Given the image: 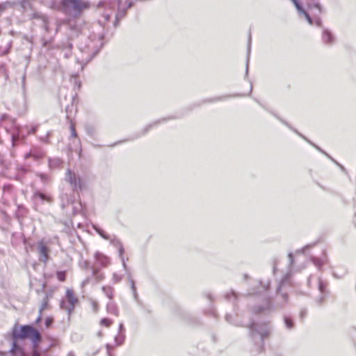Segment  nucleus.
<instances>
[{
  "label": "nucleus",
  "instance_id": "obj_1",
  "mask_svg": "<svg viewBox=\"0 0 356 356\" xmlns=\"http://www.w3.org/2000/svg\"><path fill=\"white\" fill-rule=\"evenodd\" d=\"M12 338L15 341L29 339L33 343L34 348H36L42 340L39 331L29 325L14 327L12 332ZM13 346L11 351L14 352L17 347L15 342L13 343Z\"/></svg>",
  "mask_w": 356,
  "mask_h": 356
},
{
  "label": "nucleus",
  "instance_id": "obj_2",
  "mask_svg": "<svg viewBox=\"0 0 356 356\" xmlns=\"http://www.w3.org/2000/svg\"><path fill=\"white\" fill-rule=\"evenodd\" d=\"M65 298L67 300V304L62 302L60 303V307L66 311L68 315L70 316L74 312L76 305L79 303V298L72 289H66Z\"/></svg>",
  "mask_w": 356,
  "mask_h": 356
},
{
  "label": "nucleus",
  "instance_id": "obj_3",
  "mask_svg": "<svg viewBox=\"0 0 356 356\" xmlns=\"http://www.w3.org/2000/svg\"><path fill=\"white\" fill-rule=\"evenodd\" d=\"M62 3L65 6H72L74 10L78 11L88 9L90 6L88 2L82 0H63Z\"/></svg>",
  "mask_w": 356,
  "mask_h": 356
},
{
  "label": "nucleus",
  "instance_id": "obj_4",
  "mask_svg": "<svg viewBox=\"0 0 356 356\" xmlns=\"http://www.w3.org/2000/svg\"><path fill=\"white\" fill-rule=\"evenodd\" d=\"M67 174H68L67 180H68L69 183L70 184L73 185V186L75 189H76V188L81 189L82 184H81L80 178L78 177L75 173H74L71 171H68Z\"/></svg>",
  "mask_w": 356,
  "mask_h": 356
},
{
  "label": "nucleus",
  "instance_id": "obj_5",
  "mask_svg": "<svg viewBox=\"0 0 356 356\" xmlns=\"http://www.w3.org/2000/svg\"><path fill=\"white\" fill-rule=\"evenodd\" d=\"M40 260L44 263L49 259V248L42 243H39Z\"/></svg>",
  "mask_w": 356,
  "mask_h": 356
},
{
  "label": "nucleus",
  "instance_id": "obj_6",
  "mask_svg": "<svg viewBox=\"0 0 356 356\" xmlns=\"http://www.w3.org/2000/svg\"><path fill=\"white\" fill-rule=\"evenodd\" d=\"M291 1L293 3L294 6H296V8L298 10V12H300L305 16V17L307 19V21L308 22V23L309 24H312V18L310 17L309 14L303 10V8L300 6V4L298 3V1L297 0H291Z\"/></svg>",
  "mask_w": 356,
  "mask_h": 356
},
{
  "label": "nucleus",
  "instance_id": "obj_7",
  "mask_svg": "<svg viewBox=\"0 0 356 356\" xmlns=\"http://www.w3.org/2000/svg\"><path fill=\"white\" fill-rule=\"evenodd\" d=\"M43 155H44V154L42 152L36 151L35 149H31L29 153H28L25 155V159H29V158L33 157L35 159H38L42 158L43 156Z\"/></svg>",
  "mask_w": 356,
  "mask_h": 356
},
{
  "label": "nucleus",
  "instance_id": "obj_8",
  "mask_svg": "<svg viewBox=\"0 0 356 356\" xmlns=\"http://www.w3.org/2000/svg\"><path fill=\"white\" fill-rule=\"evenodd\" d=\"M259 334L261 336V339L264 340L267 339L270 334V329L268 327H266L264 329L260 330Z\"/></svg>",
  "mask_w": 356,
  "mask_h": 356
},
{
  "label": "nucleus",
  "instance_id": "obj_9",
  "mask_svg": "<svg viewBox=\"0 0 356 356\" xmlns=\"http://www.w3.org/2000/svg\"><path fill=\"white\" fill-rule=\"evenodd\" d=\"M323 40L325 43H330L332 42V34L327 31H324L323 33Z\"/></svg>",
  "mask_w": 356,
  "mask_h": 356
},
{
  "label": "nucleus",
  "instance_id": "obj_10",
  "mask_svg": "<svg viewBox=\"0 0 356 356\" xmlns=\"http://www.w3.org/2000/svg\"><path fill=\"white\" fill-rule=\"evenodd\" d=\"M113 321L108 318H104L100 321V325L105 327H109L113 324Z\"/></svg>",
  "mask_w": 356,
  "mask_h": 356
},
{
  "label": "nucleus",
  "instance_id": "obj_11",
  "mask_svg": "<svg viewBox=\"0 0 356 356\" xmlns=\"http://www.w3.org/2000/svg\"><path fill=\"white\" fill-rule=\"evenodd\" d=\"M103 291L106 293L109 299H112L113 297V289L111 286L102 287Z\"/></svg>",
  "mask_w": 356,
  "mask_h": 356
},
{
  "label": "nucleus",
  "instance_id": "obj_12",
  "mask_svg": "<svg viewBox=\"0 0 356 356\" xmlns=\"http://www.w3.org/2000/svg\"><path fill=\"white\" fill-rule=\"evenodd\" d=\"M35 196L36 197H38L39 198H40L41 200H44V201H47L48 202H51V197H49V196H47L46 195H44V193H36L35 194Z\"/></svg>",
  "mask_w": 356,
  "mask_h": 356
},
{
  "label": "nucleus",
  "instance_id": "obj_13",
  "mask_svg": "<svg viewBox=\"0 0 356 356\" xmlns=\"http://www.w3.org/2000/svg\"><path fill=\"white\" fill-rule=\"evenodd\" d=\"M56 277L58 280L60 282H64L66 278L65 272L64 271H58L56 273Z\"/></svg>",
  "mask_w": 356,
  "mask_h": 356
},
{
  "label": "nucleus",
  "instance_id": "obj_14",
  "mask_svg": "<svg viewBox=\"0 0 356 356\" xmlns=\"http://www.w3.org/2000/svg\"><path fill=\"white\" fill-rule=\"evenodd\" d=\"M90 305L95 312H97L99 309V304L97 301L94 300H90Z\"/></svg>",
  "mask_w": 356,
  "mask_h": 356
},
{
  "label": "nucleus",
  "instance_id": "obj_15",
  "mask_svg": "<svg viewBox=\"0 0 356 356\" xmlns=\"http://www.w3.org/2000/svg\"><path fill=\"white\" fill-rule=\"evenodd\" d=\"M284 323L288 328H291L293 325V321L290 318L286 317L284 318Z\"/></svg>",
  "mask_w": 356,
  "mask_h": 356
},
{
  "label": "nucleus",
  "instance_id": "obj_16",
  "mask_svg": "<svg viewBox=\"0 0 356 356\" xmlns=\"http://www.w3.org/2000/svg\"><path fill=\"white\" fill-rule=\"evenodd\" d=\"M70 131H71V135L72 137L76 138L77 136V134H76V132L75 130V127L72 123L71 124V126H70Z\"/></svg>",
  "mask_w": 356,
  "mask_h": 356
},
{
  "label": "nucleus",
  "instance_id": "obj_17",
  "mask_svg": "<svg viewBox=\"0 0 356 356\" xmlns=\"http://www.w3.org/2000/svg\"><path fill=\"white\" fill-rule=\"evenodd\" d=\"M51 323H52V319L50 318H47L45 321V325L48 327L51 326Z\"/></svg>",
  "mask_w": 356,
  "mask_h": 356
},
{
  "label": "nucleus",
  "instance_id": "obj_18",
  "mask_svg": "<svg viewBox=\"0 0 356 356\" xmlns=\"http://www.w3.org/2000/svg\"><path fill=\"white\" fill-rule=\"evenodd\" d=\"M104 279V275L103 274H99L97 276V280L98 281L103 280Z\"/></svg>",
  "mask_w": 356,
  "mask_h": 356
},
{
  "label": "nucleus",
  "instance_id": "obj_19",
  "mask_svg": "<svg viewBox=\"0 0 356 356\" xmlns=\"http://www.w3.org/2000/svg\"><path fill=\"white\" fill-rule=\"evenodd\" d=\"M33 356H40V355L39 352L35 350L33 352Z\"/></svg>",
  "mask_w": 356,
  "mask_h": 356
}]
</instances>
